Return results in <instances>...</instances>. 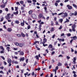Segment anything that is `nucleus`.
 I'll return each mask as SVG.
<instances>
[{
    "instance_id": "obj_1",
    "label": "nucleus",
    "mask_w": 77,
    "mask_h": 77,
    "mask_svg": "<svg viewBox=\"0 0 77 77\" xmlns=\"http://www.w3.org/2000/svg\"><path fill=\"white\" fill-rule=\"evenodd\" d=\"M39 17L40 18H42V19L45 20V17L44 16L43 14L42 13H41L39 14Z\"/></svg>"
},
{
    "instance_id": "obj_2",
    "label": "nucleus",
    "mask_w": 77,
    "mask_h": 77,
    "mask_svg": "<svg viewBox=\"0 0 77 77\" xmlns=\"http://www.w3.org/2000/svg\"><path fill=\"white\" fill-rule=\"evenodd\" d=\"M11 14L10 13L7 14V15L5 17V18H6V20H9V19H10V16Z\"/></svg>"
},
{
    "instance_id": "obj_3",
    "label": "nucleus",
    "mask_w": 77,
    "mask_h": 77,
    "mask_svg": "<svg viewBox=\"0 0 77 77\" xmlns=\"http://www.w3.org/2000/svg\"><path fill=\"white\" fill-rule=\"evenodd\" d=\"M75 24H74L72 26V30L73 31V32H75Z\"/></svg>"
},
{
    "instance_id": "obj_4",
    "label": "nucleus",
    "mask_w": 77,
    "mask_h": 77,
    "mask_svg": "<svg viewBox=\"0 0 77 77\" xmlns=\"http://www.w3.org/2000/svg\"><path fill=\"white\" fill-rule=\"evenodd\" d=\"M67 7L69 10H71V9H72V6H70L69 5H67Z\"/></svg>"
},
{
    "instance_id": "obj_5",
    "label": "nucleus",
    "mask_w": 77,
    "mask_h": 77,
    "mask_svg": "<svg viewBox=\"0 0 77 77\" xmlns=\"http://www.w3.org/2000/svg\"><path fill=\"white\" fill-rule=\"evenodd\" d=\"M57 40H58L59 42H62V41L64 42V41H65L64 39L59 38H58L57 39Z\"/></svg>"
},
{
    "instance_id": "obj_6",
    "label": "nucleus",
    "mask_w": 77,
    "mask_h": 77,
    "mask_svg": "<svg viewBox=\"0 0 77 77\" xmlns=\"http://www.w3.org/2000/svg\"><path fill=\"white\" fill-rule=\"evenodd\" d=\"M31 16L33 18H34V19H36V15L35 14H32Z\"/></svg>"
},
{
    "instance_id": "obj_7",
    "label": "nucleus",
    "mask_w": 77,
    "mask_h": 77,
    "mask_svg": "<svg viewBox=\"0 0 77 77\" xmlns=\"http://www.w3.org/2000/svg\"><path fill=\"white\" fill-rule=\"evenodd\" d=\"M25 58H24V57H23L22 58H20V62H23L24 60V59Z\"/></svg>"
},
{
    "instance_id": "obj_8",
    "label": "nucleus",
    "mask_w": 77,
    "mask_h": 77,
    "mask_svg": "<svg viewBox=\"0 0 77 77\" xmlns=\"http://www.w3.org/2000/svg\"><path fill=\"white\" fill-rule=\"evenodd\" d=\"M43 41L42 42V43H45L46 42H47V39L46 38H44Z\"/></svg>"
},
{
    "instance_id": "obj_9",
    "label": "nucleus",
    "mask_w": 77,
    "mask_h": 77,
    "mask_svg": "<svg viewBox=\"0 0 77 77\" xmlns=\"http://www.w3.org/2000/svg\"><path fill=\"white\" fill-rule=\"evenodd\" d=\"M7 30L8 32H12V28H8Z\"/></svg>"
},
{
    "instance_id": "obj_10",
    "label": "nucleus",
    "mask_w": 77,
    "mask_h": 77,
    "mask_svg": "<svg viewBox=\"0 0 77 77\" xmlns=\"http://www.w3.org/2000/svg\"><path fill=\"white\" fill-rule=\"evenodd\" d=\"M44 9H45V12H46V14H48V11L47 10V7H45L44 8Z\"/></svg>"
},
{
    "instance_id": "obj_11",
    "label": "nucleus",
    "mask_w": 77,
    "mask_h": 77,
    "mask_svg": "<svg viewBox=\"0 0 77 77\" xmlns=\"http://www.w3.org/2000/svg\"><path fill=\"white\" fill-rule=\"evenodd\" d=\"M77 15V12H76L74 13H72L70 15L71 16H72V15H74V16H76Z\"/></svg>"
},
{
    "instance_id": "obj_12",
    "label": "nucleus",
    "mask_w": 77,
    "mask_h": 77,
    "mask_svg": "<svg viewBox=\"0 0 77 77\" xmlns=\"http://www.w3.org/2000/svg\"><path fill=\"white\" fill-rule=\"evenodd\" d=\"M6 6V4H4L3 5H0V7L2 8H5Z\"/></svg>"
},
{
    "instance_id": "obj_13",
    "label": "nucleus",
    "mask_w": 77,
    "mask_h": 77,
    "mask_svg": "<svg viewBox=\"0 0 77 77\" xmlns=\"http://www.w3.org/2000/svg\"><path fill=\"white\" fill-rule=\"evenodd\" d=\"M7 2H8L7 0H3V2L4 5H6V4L7 3Z\"/></svg>"
},
{
    "instance_id": "obj_14",
    "label": "nucleus",
    "mask_w": 77,
    "mask_h": 77,
    "mask_svg": "<svg viewBox=\"0 0 77 77\" xmlns=\"http://www.w3.org/2000/svg\"><path fill=\"white\" fill-rule=\"evenodd\" d=\"M32 12H33V11L32 10H30L29 11V15H31L32 14Z\"/></svg>"
},
{
    "instance_id": "obj_15",
    "label": "nucleus",
    "mask_w": 77,
    "mask_h": 77,
    "mask_svg": "<svg viewBox=\"0 0 77 77\" xmlns=\"http://www.w3.org/2000/svg\"><path fill=\"white\" fill-rule=\"evenodd\" d=\"M59 69V68L58 67V66H57L55 68V74H56V71L57 69Z\"/></svg>"
},
{
    "instance_id": "obj_16",
    "label": "nucleus",
    "mask_w": 77,
    "mask_h": 77,
    "mask_svg": "<svg viewBox=\"0 0 77 77\" xmlns=\"http://www.w3.org/2000/svg\"><path fill=\"white\" fill-rule=\"evenodd\" d=\"M24 21L23 20V23H21V26H24Z\"/></svg>"
},
{
    "instance_id": "obj_17",
    "label": "nucleus",
    "mask_w": 77,
    "mask_h": 77,
    "mask_svg": "<svg viewBox=\"0 0 77 77\" xmlns=\"http://www.w3.org/2000/svg\"><path fill=\"white\" fill-rule=\"evenodd\" d=\"M73 40H76V39H77V37L76 36H74L73 37Z\"/></svg>"
},
{
    "instance_id": "obj_18",
    "label": "nucleus",
    "mask_w": 77,
    "mask_h": 77,
    "mask_svg": "<svg viewBox=\"0 0 77 77\" xmlns=\"http://www.w3.org/2000/svg\"><path fill=\"white\" fill-rule=\"evenodd\" d=\"M21 35L23 37H25L26 35L23 33V32H21Z\"/></svg>"
},
{
    "instance_id": "obj_19",
    "label": "nucleus",
    "mask_w": 77,
    "mask_h": 77,
    "mask_svg": "<svg viewBox=\"0 0 77 77\" xmlns=\"http://www.w3.org/2000/svg\"><path fill=\"white\" fill-rule=\"evenodd\" d=\"M48 48H53V46H52V45L50 44L49 45L48 47Z\"/></svg>"
},
{
    "instance_id": "obj_20",
    "label": "nucleus",
    "mask_w": 77,
    "mask_h": 77,
    "mask_svg": "<svg viewBox=\"0 0 77 77\" xmlns=\"http://www.w3.org/2000/svg\"><path fill=\"white\" fill-rule=\"evenodd\" d=\"M35 58L37 60H39V57H38V56L36 55L35 57Z\"/></svg>"
},
{
    "instance_id": "obj_21",
    "label": "nucleus",
    "mask_w": 77,
    "mask_h": 77,
    "mask_svg": "<svg viewBox=\"0 0 77 77\" xmlns=\"http://www.w3.org/2000/svg\"><path fill=\"white\" fill-rule=\"evenodd\" d=\"M8 63H11V62H12V60H11V59H9L8 60Z\"/></svg>"
},
{
    "instance_id": "obj_22",
    "label": "nucleus",
    "mask_w": 77,
    "mask_h": 77,
    "mask_svg": "<svg viewBox=\"0 0 77 77\" xmlns=\"http://www.w3.org/2000/svg\"><path fill=\"white\" fill-rule=\"evenodd\" d=\"M36 43H38V44H39V42L38 41H36L34 43L33 45H35Z\"/></svg>"
},
{
    "instance_id": "obj_23",
    "label": "nucleus",
    "mask_w": 77,
    "mask_h": 77,
    "mask_svg": "<svg viewBox=\"0 0 77 77\" xmlns=\"http://www.w3.org/2000/svg\"><path fill=\"white\" fill-rule=\"evenodd\" d=\"M20 54L21 55V56H23L24 55V52L23 51H22L20 52Z\"/></svg>"
},
{
    "instance_id": "obj_24",
    "label": "nucleus",
    "mask_w": 77,
    "mask_h": 77,
    "mask_svg": "<svg viewBox=\"0 0 77 77\" xmlns=\"http://www.w3.org/2000/svg\"><path fill=\"white\" fill-rule=\"evenodd\" d=\"M14 44L16 45V46H18L19 45V43L16 42L14 43Z\"/></svg>"
},
{
    "instance_id": "obj_25",
    "label": "nucleus",
    "mask_w": 77,
    "mask_h": 77,
    "mask_svg": "<svg viewBox=\"0 0 77 77\" xmlns=\"http://www.w3.org/2000/svg\"><path fill=\"white\" fill-rule=\"evenodd\" d=\"M69 22V20L67 19H66V21L64 22V23H68Z\"/></svg>"
},
{
    "instance_id": "obj_26",
    "label": "nucleus",
    "mask_w": 77,
    "mask_h": 77,
    "mask_svg": "<svg viewBox=\"0 0 77 77\" xmlns=\"http://www.w3.org/2000/svg\"><path fill=\"white\" fill-rule=\"evenodd\" d=\"M32 18H30V17H28V21H29L30 20L32 21Z\"/></svg>"
},
{
    "instance_id": "obj_27",
    "label": "nucleus",
    "mask_w": 77,
    "mask_h": 77,
    "mask_svg": "<svg viewBox=\"0 0 77 77\" xmlns=\"http://www.w3.org/2000/svg\"><path fill=\"white\" fill-rule=\"evenodd\" d=\"M13 14H14V15H17V14H18V11H17L16 12H14Z\"/></svg>"
},
{
    "instance_id": "obj_28",
    "label": "nucleus",
    "mask_w": 77,
    "mask_h": 77,
    "mask_svg": "<svg viewBox=\"0 0 77 77\" xmlns=\"http://www.w3.org/2000/svg\"><path fill=\"white\" fill-rule=\"evenodd\" d=\"M64 14V15L66 16V17H68V13H67L65 12Z\"/></svg>"
},
{
    "instance_id": "obj_29",
    "label": "nucleus",
    "mask_w": 77,
    "mask_h": 77,
    "mask_svg": "<svg viewBox=\"0 0 77 77\" xmlns=\"http://www.w3.org/2000/svg\"><path fill=\"white\" fill-rule=\"evenodd\" d=\"M50 31L51 32H53V31H54V27H52V28L51 29Z\"/></svg>"
},
{
    "instance_id": "obj_30",
    "label": "nucleus",
    "mask_w": 77,
    "mask_h": 77,
    "mask_svg": "<svg viewBox=\"0 0 77 77\" xmlns=\"http://www.w3.org/2000/svg\"><path fill=\"white\" fill-rule=\"evenodd\" d=\"M0 49L2 50H5V49H4V48H3V46H0Z\"/></svg>"
},
{
    "instance_id": "obj_31",
    "label": "nucleus",
    "mask_w": 77,
    "mask_h": 77,
    "mask_svg": "<svg viewBox=\"0 0 77 77\" xmlns=\"http://www.w3.org/2000/svg\"><path fill=\"white\" fill-rule=\"evenodd\" d=\"M43 44V46H44V47H45V46H47L48 45L46 44H45V43H42Z\"/></svg>"
},
{
    "instance_id": "obj_32",
    "label": "nucleus",
    "mask_w": 77,
    "mask_h": 77,
    "mask_svg": "<svg viewBox=\"0 0 77 77\" xmlns=\"http://www.w3.org/2000/svg\"><path fill=\"white\" fill-rule=\"evenodd\" d=\"M27 3H32V1L28 0L27 1Z\"/></svg>"
},
{
    "instance_id": "obj_33",
    "label": "nucleus",
    "mask_w": 77,
    "mask_h": 77,
    "mask_svg": "<svg viewBox=\"0 0 77 77\" xmlns=\"http://www.w3.org/2000/svg\"><path fill=\"white\" fill-rule=\"evenodd\" d=\"M63 15L64 14V13L63 12H62V13H60L58 14V15Z\"/></svg>"
},
{
    "instance_id": "obj_34",
    "label": "nucleus",
    "mask_w": 77,
    "mask_h": 77,
    "mask_svg": "<svg viewBox=\"0 0 77 77\" xmlns=\"http://www.w3.org/2000/svg\"><path fill=\"white\" fill-rule=\"evenodd\" d=\"M59 21H60L61 23H62V22L63 21V19H61L59 20Z\"/></svg>"
},
{
    "instance_id": "obj_35",
    "label": "nucleus",
    "mask_w": 77,
    "mask_h": 77,
    "mask_svg": "<svg viewBox=\"0 0 77 77\" xmlns=\"http://www.w3.org/2000/svg\"><path fill=\"white\" fill-rule=\"evenodd\" d=\"M15 23L16 24H19L20 22H19L18 20H16L15 21Z\"/></svg>"
},
{
    "instance_id": "obj_36",
    "label": "nucleus",
    "mask_w": 77,
    "mask_h": 77,
    "mask_svg": "<svg viewBox=\"0 0 77 77\" xmlns=\"http://www.w3.org/2000/svg\"><path fill=\"white\" fill-rule=\"evenodd\" d=\"M62 63H58L57 65L58 66H62Z\"/></svg>"
},
{
    "instance_id": "obj_37",
    "label": "nucleus",
    "mask_w": 77,
    "mask_h": 77,
    "mask_svg": "<svg viewBox=\"0 0 77 77\" xmlns=\"http://www.w3.org/2000/svg\"><path fill=\"white\" fill-rule=\"evenodd\" d=\"M19 46L20 47H23V45L21 43H20L19 44Z\"/></svg>"
},
{
    "instance_id": "obj_38",
    "label": "nucleus",
    "mask_w": 77,
    "mask_h": 77,
    "mask_svg": "<svg viewBox=\"0 0 77 77\" xmlns=\"http://www.w3.org/2000/svg\"><path fill=\"white\" fill-rule=\"evenodd\" d=\"M40 69H41L40 68H38V69H35V71H40Z\"/></svg>"
},
{
    "instance_id": "obj_39",
    "label": "nucleus",
    "mask_w": 77,
    "mask_h": 77,
    "mask_svg": "<svg viewBox=\"0 0 77 77\" xmlns=\"http://www.w3.org/2000/svg\"><path fill=\"white\" fill-rule=\"evenodd\" d=\"M20 2L21 5H23V4H24V2L22 1H20Z\"/></svg>"
},
{
    "instance_id": "obj_40",
    "label": "nucleus",
    "mask_w": 77,
    "mask_h": 77,
    "mask_svg": "<svg viewBox=\"0 0 77 77\" xmlns=\"http://www.w3.org/2000/svg\"><path fill=\"white\" fill-rule=\"evenodd\" d=\"M73 6H74V8H77V5H76L74 4H73L72 5Z\"/></svg>"
},
{
    "instance_id": "obj_41",
    "label": "nucleus",
    "mask_w": 77,
    "mask_h": 77,
    "mask_svg": "<svg viewBox=\"0 0 77 77\" xmlns=\"http://www.w3.org/2000/svg\"><path fill=\"white\" fill-rule=\"evenodd\" d=\"M3 20H4V18H3V17H2V18L1 19V20H0V22H2V21H3Z\"/></svg>"
},
{
    "instance_id": "obj_42",
    "label": "nucleus",
    "mask_w": 77,
    "mask_h": 77,
    "mask_svg": "<svg viewBox=\"0 0 77 77\" xmlns=\"http://www.w3.org/2000/svg\"><path fill=\"white\" fill-rule=\"evenodd\" d=\"M2 51H0V53H1V54H2V53H4V51H5V50H2Z\"/></svg>"
},
{
    "instance_id": "obj_43",
    "label": "nucleus",
    "mask_w": 77,
    "mask_h": 77,
    "mask_svg": "<svg viewBox=\"0 0 77 77\" xmlns=\"http://www.w3.org/2000/svg\"><path fill=\"white\" fill-rule=\"evenodd\" d=\"M30 27H31L29 25L27 26V29H30Z\"/></svg>"
},
{
    "instance_id": "obj_44",
    "label": "nucleus",
    "mask_w": 77,
    "mask_h": 77,
    "mask_svg": "<svg viewBox=\"0 0 77 77\" xmlns=\"http://www.w3.org/2000/svg\"><path fill=\"white\" fill-rule=\"evenodd\" d=\"M55 24H56V25L57 26V25H58V24H59V23L57 21L55 22Z\"/></svg>"
},
{
    "instance_id": "obj_45",
    "label": "nucleus",
    "mask_w": 77,
    "mask_h": 77,
    "mask_svg": "<svg viewBox=\"0 0 77 77\" xmlns=\"http://www.w3.org/2000/svg\"><path fill=\"white\" fill-rule=\"evenodd\" d=\"M55 5L56 6H58V3H57V2H55Z\"/></svg>"
},
{
    "instance_id": "obj_46",
    "label": "nucleus",
    "mask_w": 77,
    "mask_h": 77,
    "mask_svg": "<svg viewBox=\"0 0 77 77\" xmlns=\"http://www.w3.org/2000/svg\"><path fill=\"white\" fill-rule=\"evenodd\" d=\"M51 62H52V63H54V62H55V61H54V59H53L51 61Z\"/></svg>"
},
{
    "instance_id": "obj_47",
    "label": "nucleus",
    "mask_w": 77,
    "mask_h": 77,
    "mask_svg": "<svg viewBox=\"0 0 77 77\" xmlns=\"http://www.w3.org/2000/svg\"><path fill=\"white\" fill-rule=\"evenodd\" d=\"M17 36H18V37H21V34H17Z\"/></svg>"
},
{
    "instance_id": "obj_48",
    "label": "nucleus",
    "mask_w": 77,
    "mask_h": 77,
    "mask_svg": "<svg viewBox=\"0 0 77 77\" xmlns=\"http://www.w3.org/2000/svg\"><path fill=\"white\" fill-rule=\"evenodd\" d=\"M1 57H2V59H3V60H5V58L4 57L2 56H1Z\"/></svg>"
},
{
    "instance_id": "obj_49",
    "label": "nucleus",
    "mask_w": 77,
    "mask_h": 77,
    "mask_svg": "<svg viewBox=\"0 0 77 77\" xmlns=\"http://www.w3.org/2000/svg\"><path fill=\"white\" fill-rule=\"evenodd\" d=\"M5 10L6 11V12H8V8H5Z\"/></svg>"
},
{
    "instance_id": "obj_50",
    "label": "nucleus",
    "mask_w": 77,
    "mask_h": 77,
    "mask_svg": "<svg viewBox=\"0 0 77 77\" xmlns=\"http://www.w3.org/2000/svg\"><path fill=\"white\" fill-rule=\"evenodd\" d=\"M71 34L69 33H68V34H67V36H71Z\"/></svg>"
},
{
    "instance_id": "obj_51",
    "label": "nucleus",
    "mask_w": 77,
    "mask_h": 77,
    "mask_svg": "<svg viewBox=\"0 0 77 77\" xmlns=\"http://www.w3.org/2000/svg\"><path fill=\"white\" fill-rule=\"evenodd\" d=\"M21 10H24V7H21Z\"/></svg>"
},
{
    "instance_id": "obj_52",
    "label": "nucleus",
    "mask_w": 77,
    "mask_h": 77,
    "mask_svg": "<svg viewBox=\"0 0 77 77\" xmlns=\"http://www.w3.org/2000/svg\"><path fill=\"white\" fill-rule=\"evenodd\" d=\"M16 4L17 5H20V2H16Z\"/></svg>"
},
{
    "instance_id": "obj_53",
    "label": "nucleus",
    "mask_w": 77,
    "mask_h": 77,
    "mask_svg": "<svg viewBox=\"0 0 77 77\" xmlns=\"http://www.w3.org/2000/svg\"><path fill=\"white\" fill-rule=\"evenodd\" d=\"M3 62L4 63V64L5 65H7V63H6V62L4 61Z\"/></svg>"
},
{
    "instance_id": "obj_54",
    "label": "nucleus",
    "mask_w": 77,
    "mask_h": 77,
    "mask_svg": "<svg viewBox=\"0 0 77 77\" xmlns=\"http://www.w3.org/2000/svg\"><path fill=\"white\" fill-rule=\"evenodd\" d=\"M62 26H61L58 29H59V30H60V29H62Z\"/></svg>"
},
{
    "instance_id": "obj_55",
    "label": "nucleus",
    "mask_w": 77,
    "mask_h": 77,
    "mask_svg": "<svg viewBox=\"0 0 77 77\" xmlns=\"http://www.w3.org/2000/svg\"><path fill=\"white\" fill-rule=\"evenodd\" d=\"M62 17L63 18H65L66 17L64 15H63L62 16Z\"/></svg>"
},
{
    "instance_id": "obj_56",
    "label": "nucleus",
    "mask_w": 77,
    "mask_h": 77,
    "mask_svg": "<svg viewBox=\"0 0 77 77\" xmlns=\"http://www.w3.org/2000/svg\"><path fill=\"white\" fill-rule=\"evenodd\" d=\"M28 73H29L28 72H26V73H24V75H25V76L27 75H28Z\"/></svg>"
},
{
    "instance_id": "obj_57",
    "label": "nucleus",
    "mask_w": 77,
    "mask_h": 77,
    "mask_svg": "<svg viewBox=\"0 0 77 77\" xmlns=\"http://www.w3.org/2000/svg\"><path fill=\"white\" fill-rule=\"evenodd\" d=\"M54 53H55V52L54 51H53L52 52V54H51L52 55H53V54H54Z\"/></svg>"
},
{
    "instance_id": "obj_58",
    "label": "nucleus",
    "mask_w": 77,
    "mask_h": 77,
    "mask_svg": "<svg viewBox=\"0 0 77 77\" xmlns=\"http://www.w3.org/2000/svg\"><path fill=\"white\" fill-rule=\"evenodd\" d=\"M54 24V23H53V21H51V26H53V25Z\"/></svg>"
},
{
    "instance_id": "obj_59",
    "label": "nucleus",
    "mask_w": 77,
    "mask_h": 77,
    "mask_svg": "<svg viewBox=\"0 0 77 77\" xmlns=\"http://www.w3.org/2000/svg\"><path fill=\"white\" fill-rule=\"evenodd\" d=\"M72 41H73V39H72L70 41V44H71L72 42Z\"/></svg>"
},
{
    "instance_id": "obj_60",
    "label": "nucleus",
    "mask_w": 77,
    "mask_h": 77,
    "mask_svg": "<svg viewBox=\"0 0 77 77\" xmlns=\"http://www.w3.org/2000/svg\"><path fill=\"white\" fill-rule=\"evenodd\" d=\"M29 60V59H27L26 60V63H28V61Z\"/></svg>"
},
{
    "instance_id": "obj_61",
    "label": "nucleus",
    "mask_w": 77,
    "mask_h": 77,
    "mask_svg": "<svg viewBox=\"0 0 77 77\" xmlns=\"http://www.w3.org/2000/svg\"><path fill=\"white\" fill-rule=\"evenodd\" d=\"M14 17V14H12L11 15V18H12V17Z\"/></svg>"
},
{
    "instance_id": "obj_62",
    "label": "nucleus",
    "mask_w": 77,
    "mask_h": 77,
    "mask_svg": "<svg viewBox=\"0 0 77 77\" xmlns=\"http://www.w3.org/2000/svg\"><path fill=\"white\" fill-rule=\"evenodd\" d=\"M41 22V20H38V23H40Z\"/></svg>"
},
{
    "instance_id": "obj_63",
    "label": "nucleus",
    "mask_w": 77,
    "mask_h": 77,
    "mask_svg": "<svg viewBox=\"0 0 77 77\" xmlns=\"http://www.w3.org/2000/svg\"><path fill=\"white\" fill-rule=\"evenodd\" d=\"M6 48H7V50H9V49H10V47H7Z\"/></svg>"
},
{
    "instance_id": "obj_64",
    "label": "nucleus",
    "mask_w": 77,
    "mask_h": 77,
    "mask_svg": "<svg viewBox=\"0 0 77 77\" xmlns=\"http://www.w3.org/2000/svg\"><path fill=\"white\" fill-rule=\"evenodd\" d=\"M73 61H75L76 60V57H75L73 58Z\"/></svg>"
}]
</instances>
